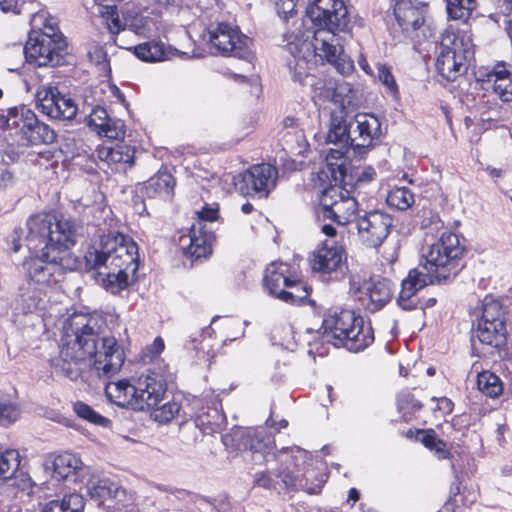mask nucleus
Segmentation results:
<instances>
[{
  "mask_svg": "<svg viewBox=\"0 0 512 512\" xmlns=\"http://www.w3.org/2000/svg\"><path fill=\"white\" fill-rule=\"evenodd\" d=\"M25 243L33 253L23 262L27 287L21 288L24 311L45 309L46 289L57 283L66 270L77 268V259L69 252L75 245L80 225L71 217L54 213H36L26 221Z\"/></svg>",
  "mask_w": 512,
  "mask_h": 512,
  "instance_id": "obj_1",
  "label": "nucleus"
},
{
  "mask_svg": "<svg viewBox=\"0 0 512 512\" xmlns=\"http://www.w3.org/2000/svg\"><path fill=\"white\" fill-rule=\"evenodd\" d=\"M98 318L73 316L62 338L59 355L51 360L57 373L76 381L89 369L99 378H109L122 367L125 355L113 336L100 337Z\"/></svg>",
  "mask_w": 512,
  "mask_h": 512,
  "instance_id": "obj_2",
  "label": "nucleus"
},
{
  "mask_svg": "<svg viewBox=\"0 0 512 512\" xmlns=\"http://www.w3.org/2000/svg\"><path fill=\"white\" fill-rule=\"evenodd\" d=\"M306 17L311 21L314 31H306L301 36L287 35V50L294 57L289 68L294 69L293 79L302 82L307 77L303 65L305 52L312 48L315 55L325 58L331 64L348 71L352 63L346 60L340 44L338 32L345 31L349 24L348 9L344 0H309Z\"/></svg>",
  "mask_w": 512,
  "mask_h": 512,
  "instance_id": "obj_3",
  "label": "nucleus"
},
{
  "mask_svg": "<svg viewBox=\"0 0 512 512\" xmlns=\"http://www.w3.org/2000/svg\"><path fill=\"white\" fill-rule=\"evenodd\" d=\"M85 262L97 271V282L117 294L128 287L129 275L138 269V246L120 233L103 235L87 250Z\"/></svg>",
  "mask_w": 512,
  "mask_h": 512,
  "instance_id": "obj_4",
  "label": "nucleus"
},
{
  "mask_svg": "<svg viewBox=\"0 0 512 512\" xmlns=\"http://www.w3.org/2000/svg\"><path fill=\"white\" fill-rule=\"evenodd\" d=\"M464 253V246L460 243L458 235L445 232L438 241L432 243L423 253L424 262L419 267L411 269L402 280L401 291L398 297L399 305L410 310L415 304L412 297L422 288L435 282L440 283L454 277L461 270L460 258Z\"/></svg>",
  "mask_w": 512,
  "mask_h": 512,
  "instance_id": "obj_5",
  "label": "nucleus"
},
{
  "mask_svg": "<svg viewBox=\"0 0 512 512\" xmlns=\"http://www.w3.org/2000/svg\"><path fill=\"white\" fill-rule=\"evenodd\" d=\"M167 377L163 372L148 370L133 383L129 380L110 382L105 386L106 396L121 407L133 410H150L159 405L165 397Z\"/></svg>",
  "mask_w": 512,
  "mask_h": 512,
  "instance_id": "obj_6",
  "label": "nucleus"
},
{
  "mask_svg": "<svg viewBox=\"0 0 512 512\" xmlns=\"http://www.w3.org/2000/svg\"><path fill=\"white\" fill-rule=\"evenodd\" d=\"M321 329L325 342L335 347H345L351 352L362 351L374 341L370 323L350 310L328 315L323 319Z\"/></svg>",
  "mask_w": 512,
  "mask_h": 512,
  "instance_id": "obj_7",
  "label": "nucleus"
},
{
  "mask_svg": "<svg viewBox=\"0 0 512 512\" xmlns=\"http://www.w3.org/2000/svg\"><path fill=\"white\" fill-rule=\"evenodd\" d=\"M473 55L472 39L466 31L447 30L439 45L436 69L443 78L454 81L466 73Z\"/></svg>",
  "mask_w": 512,
  "mask_h": 512,
  "instance_id": "obj_8",
  "label": "nucleus"
},
{
  "mask_svg": "<svg viewBox=\"0 0 512 512\" xmlns=\"http://www.w3.org/2000/svg\"><path fill=\"white\" fill-rule=\"evenodd\" d=\"M208 39L216 52L234 56L251 62L253 53L250 49L251 39L228 23H218L207 29Z\"/></svg>",
  "mask_w": 512,
  "mask_h": 512,
  "instance_id": "obj_9",
  "label": "nucleus"
},
{
  "mask_svg": "<svg viewBox=\"0 0 512 512\" xmlns=\"http://www.w3.org/2000/svg\"><path fill=\"white\" fill-rule=\"evenodd\" d=\"M323 217L331 219L339 225L357 221L361 215L356 199L349 191L338 185L326 188L320 197Z\"/></svg>",
  "mask_w": 512,
  "mask_h": 512,
  "instance_id": "obj_10",
  "label": "nucleus"
},
{
  "mask_svg": "<svg viewBox=\"0 0 512 512\" xmlns=\"http://www.w3.org/2000/svg\"><path fill=\"white\" fill-rule=\"evenodd\" d=\"M66 44L56 34L29 36L23 49L27 62L41 66H57L64 60Z\"/></svg>",
  "mask_w": 512,
  "mask_h": 512,
  "instance_id": "obj_11",
  "label": "nucleus"
},
{
  "mask_svg": "<svg viewBox=\"0 0 512 512\" xmlns=\"http://www.w3.org/2000/svg\"><path fill=\"white\" fill-rule=\"evenodd\" d=\"M393 226V217L380 209L363 211L356 221L359 241L365 247L374 249L383 244L391 233Z\"/></svg>",
  "mask_w": 512,
  "mask_h": 512,
  "instance_id": "obj_12",
  "label": "nucleus"
},
{
  "mask_svg": "<svg viewBox=\"0 0 512 512\" xmlns=\"http://www.w3.org/2000/svg\"><path fill=\"white\" fill-rule=\"evenodd\" d=\"M277 179V169L270 164L262 163L234 177V185L242 195L267 197L275 188Z\"/></svg>",
  "mask_w": 512,
  "mask_h": 512,
  "instance_id": "obj_13",
  "label": "nucleus"
},
{
  "mask_svg": "<svg viewBox=\"0 0 512 512\" xmlns=\"http://www.w3.org/2000/svg\"><path fill=\"white\" fill-rule=\"evenodd\" d=\"M36 102L38 109L52 119L72 120L78 111L75 101L52 84L38 88Z\"/></svg>",
  "mask_w": 512,
  "mask_h": 512,
  "instance_id": "obj_14",
  "label": "nucleus"
},
{
  "mask_svg": "<svg viewBox=\"0 0 512 512\" xmlns=\"http://www.w3.org/2000/svg\"><path fill=\"white\" fill-rule=\"evenodd\" d=\"M425 13L426 5L415 6L410 0H402L394 8L395 17L403 32L417 42L433 34L432 29L425 24Z\"/></svg>",
  "mask_w": 512,
  "mask_h": 512,
  "instance_id": "obj_15",
  "label": "nucleus"
},
{
  "mask_svg": "<svg viewBox=\"0 0 512 512\" xmlns=\"http://www.w3.org/2000/svg\"><path fill=\"white\" fill-rule=\"evenodd\" d=\"M344 250L332 241H325L316 248L309 257L312 271L322 274H334L339 279L345 271Z\"/></svg>",
  "mask_w": 512,
  "mask_h": 512,
  "instance_id": "obj_16",
  "label": "nucleus"
},
{
  "mask_svg": "<svg viewBox=\"0 0 512 512\" xmlns=\"http://www.w3.org/2000/svg\"><path fill=\"white\" fill-rule=\"evenodd\" d=\"M494 349L502 359L512 362V343H507L506 326H496L475 320L472 328V341Z\"/></svg>",
  "mask_w": 512,
  "mask_h": 512,
  "instance_id": "obj_17",
  "label": "nucleus"
},
{
  "mask_svg": "<svg viewBox=\"0 0 512 512\" xmlns=\"http://www.w3.org/2000/svg\"><path fill=\"white\" fill-rule=\"evenodd\" d=\"M214 234L207 230V225L201 221L192 224L189 233L179 238V245L185 255L198 258H206L212 252Z\"/></svg>",
  "mask_w": 512,
  "mask_h": 512,
  "instance_id": "obj_18",
  "label": "nucleus"
},
{
  "mask_svg": "<svg viewBox=\"0 0 512 512\" xmlns=\"http://www.w3.org/2000/svg\"><path fill=\"white\" fill-rule=\"evenodd\" d=\"M274 450V439L270 435H264L258 433L255 439L252 440L250 445V453L252 459L256 463H262L263 461L269 462L270 460L283 461L282 457L290 453L291 460L295 466H298V461L303 460L306 457V452L299 447L283 448L278 455Z\"/></svg>",
  "mask_w": 512,
  "mask_h": 512,
  "instance_id": "obj_19",
  "label": "nucleus"
},
{
  "mask_svg": "<svg viewBox=\"0 0 512 512\" xmlns=\"http://www.w3.org/2000/svg\"><path fill=\"white\" fill-rule=\"evenodd\" d=\"M352 148H368L382 134L379 119L370 113H358L351 119Z\"/></svg>",
  "mask_w": 512,
  "mask_h": 512,
  "instance_id": "obj_20",
  "label": "nucleus"
},
{
  "mask_svg": "<svg viewBox=\"0 0 512 512\" xmlns=\"http://www.w3.org/2000/svg\"><path fill=\"white\" fill-rule=\"evenodd\" d=\"M478 80L486 91H493L503 102L512 101V74L504 63L480 70Z\"/></svg>",
  "mask_w": 512,
  "mask_h": 512,
  "instance_id": "obj_21",
  "label": "nucleus"
},
{
  "mask_svg": "<svg viewBox=\"0 0 512 512\" xmlns=\"http://www.w3.org/2000/svg\"><path fill=\"white\" fill-rule=\"evenodd\" d=\"M291 276L288 264L272 262L265 269L263 287L269 295L280 300V294L285 290Z\"/></svg>",
  "mask_w": 512,
  "mask_h": 512,
  "instance_id": "obj_22",
  "label": "nucleus"
},
{
  "mask_svg": "<svg viewBox=\"0 0 512 512\" xmlns=\"http://www.w3.org/2000/svg\"><path fill=\"white\" fill-rule=\"evenodd\" d=\"M365 297L362 299L367 310L375 312L383 308L391 299V282L387 279L370 280L363 285Z\"/></svg>",
  "mask_w": 512,
  "mask_h": 512,
  "instance_id": "obj_23",
  "label": "nucleus"
},
{
  "mask_svg": "<svg viewBox=\"0 0 512 512\" xmlns=\"http://www.w3.org/2000/svg\"><path fill=\"white\" fill-rule=\"evenodd\" d=\"M88 467H85L81 459L71 453H63L54 458L53 461V475L59 480L68 479L77 476H81V481H84L86 474H88Z\"/></svg>",
  "mask_w": 512,
  "mask_h": 512,
  "instance_id": "obj_24",
  "label": "nucleus"
},
{
  "mask_svg": "<svg viewBox=\"0 0 512 512\" xmlns=\"http://www.w3.org/2000/svg\"><path fill=\"white\" fill-rule=\"evenodd\" d=\"M351 120H347L344 112L337 111L331 114L329 131L326 142L340 147H352Z\"/></svg>",
  "mask_w": 512,
  "mask_h": 512,
  "instance_id": "obj_25",
  "label": "nucleus"
},
{
  "mask_svg": "<svg viewBox=\"0 0 512 512\" xmlns=\"http://www.w3.org/2000/svg\"><path fill=\"white\" fill-rule=\"evenodd\" d=\"M86 490L87 494L98 502L116 497L119 492V485L109 478L101 477L96 474H86Z\"/></svg>",
  "mask_w": 512,
  "mask_h": 512,
  "instance_id": "obj_26",
  "label": "nucleus"
},
{
  "mask_svg": "<svg viewBox=\"0 0 512 512\" xmlns=\"http://www.w3.org/2000/svg\"><path fill=\"white\" fill-rule=\"evenodd\" d=\"M477 321L506 326L505 310L501 302L491 295H486L476 308Z\"/></svg>",
  "mask_w": 512,
  "mask_h": 512,
  "instance_id": "obj_27",
  "label": "nucleus"
},
{
  "mask_svg": "<svg viewBox=\"0 0 512 512\" xmlns=\"http://www.w3.org/2000/svg\"><path fill=\"white\" fill-rule=\"evenodd\" d=\"M195 426L204 434H212L222 429L225 416L215 404L212 407H202L195 414Z\"/></svg>",
  "mask_w": 512,
  "mask_h": 512,
  "instance_id": "obj_28",
  "label": "nucleus"
},
{
  "mask_svg": "<svg viewBox=\"0 0 512 512\" xmlns=\"http://www.w3.org/2000/svg\"><path fill=\"white\" fill-rule=\"evenodd\" d=\"M134 149L124 142H118L113 145H103L98 151V157L101 161L112 164L132 165L134 162Z\"/></svg>",
  "mask_w": 512,
  "mask_h": 512,
  "instance_id": "obj_29",
  "label": "nucleus"
},
{
  "mask_svg": "<svg viewBox=\"0 0 512 512\" xmlns=\"http://www.w3.org/2000/svg\"><path fill=\"white\" fill-rule=\"evenodd\" d=\"M286 489L304 490L309 494H317L321 491L323 484L325 483V475H320L316 479V483H309L308 478H300L294 471H290L289 466L280 470L277 474Z\"/></svg>",
  "mask_w": 512,
  "mask_h": 512,
  "instance_id": "obj_30",
  "label": "nucleus"
},
{
  "mask_svg": "<svg viewBox=\"0 0 512 512\" xmlns=\"http://www.w3.org/2000/svg\"><path fill=\"white\" fill-rule=\"evenodd\" d=\"M137 58L145 62H161L172 56V50L160 41H148L129 48Z\"/></svg>",
  "mask_w": 512,
  "mask_h": 512,
  "instance_id": "obj_31",
  "label": "nucleus"
},
{
  "mask_svg": "<svg viewBox=\"0 0 512 512\" xmlns=\"http://www.w3.org/2000/svg\"><path fill=\"white\" fill-rule=\"evenodd\" d=\"M175 179L167 171H159L151 177L146 184V192L150 197L160 196L163 199H170L173 196Z\"/></svg>",
  "mask_w": 512,
  "mask_h": 512,
  "instance_id": "obj_32",
  "label": "nucleus"
},
{
  "mask_svg": "<svg viewBox=\"0 0 512 512\" xmlns=\"http://www.w3.org/2000/svg\"><path fill=\"white\" fill-rule=\"evenodd\" d=\"M84 506L83 497L80 494L71 493L44 503L41 512H83Z\"/></svg>",
  "mask_w": 512,
  "mask_h": 512,
  "instance_id": "obj_33",
  "label": "nucleus"
},
{
  "mask_svg": "<svg viewBox=\"0 0 512 512\" xmlns=\"http://www.w3.org/2000/svg\"><path fill=\"white\" fill-rule=\"evenodd\" d=\"M311 288L297 275L292 274L284 291L280 294V300L286 303L298 304L307 299Z\"/></svg>",
  "mask_w": 512,
  "mask_h": 512,
  "instance_id": "obj_34",
  "label": "nucleus"
},
{
  "mask_svg": "<svg viewBox=\"0 0 512 512\" xmlns=\"http://www.w3.org/2000/svg\"><path fill=\"white\" fill-rule=\"evenodd\" d=\"M477 387L479 391L490 398L498 397L503 391L502 381L490 371H483L478 374Z\"/></svg>",
  "mask_w": 512,
  "mask_h": 512,
  "instance_id": "obj_35",
  "label": "nucleus"
},
{
  "mask_svg": "<svg viewBox=\"0 0 512 512\" xmlns=\"http://www.w3.org/2000/svg\"><path fill=\"white\" fill-rule=\"evenodd\" d=\"M387 204L397 210H407L415 203V196L407 187H395L386 197Z\"/></svg>",
  "mask_w": 512,
  "mask_h": 512,
  "instance_id": "obj_36",
  "label": "nucleus"
},
{
  "mask_svg": "<svg viewBox=\"0 0 512 512\" xmlns=\"http://www.w3.org/2000/svg\"><path fill=\"white\" fill-rule=\"evenodd\" d=\"M20 466V455L17 450L0 447V479L7 480L14 476Z\"/></svg>",
  "mask_w": 512,
  "mask_h": 512,
  "instance_id": "obj_37",
  "label": "nucleus"
},
{
  "mask_svg": "<svg viewBox=\"0 0 512 512\" xmlns=\"http://www.w3.org/2000/svg\"><path fill=\"white\" fill-rule=\"evenodd\" d=\"M20 415L19 404L9 395L0 394V425L7 427L15 423Z\"/></svg>",
  "mask_w": 512,
  "mask_h": 512,
  "instance_id": "obj_38",
  "label": "nucleus"
},
{
  "mask_svg": "<svg viewBox=\"0 0 512 512\" xmlns=\"http://www.w3.org/2000/svg\"><path fill=\"white\" fill-rule=\"evenodd\" d=\"M448 18L466 21L476 8V0H445Z\"/></svg>",
  "mask_w": 512,
  "mask_h": 512,
  "instance_id": "obj_39",
  "label": "nucleus"
},
{
  "mask_svg": "<svg viewBox=\"0 0 512 512\" xmlns=\"http://www.w3.org/2000/svg\"><path fill=\"white\" fill-rule=\"evenodd\" d=\"M350 148L351 147L336 146V148H330L326 155L327 166L336 180L338 178L336 173H338L341 178L345 175V155Z\"/></svg>",
  "mask_w": 512,
  "mask_h": 512,
  "instance_id": "obj_40",
  "label": "nucleus"
},
{
  "mask_svg": "<svg viewBox=\"0 0 512 512\" xmlns=\"http://www.w3.org/2000/svg\"><path fill=\"white\" fill-rule=\"evenodd\" d=\"M14 118H17V120L13 121V125L19 127V130L25 139H27L35 129V125L39 121L36 114L24 106L19 109H15Z\"/></svg>",
  "mask_w": 512,
  "mask_h": 512,
  "instance_id": "obj_41",
  "label": "nucleus"
},
{
  "mask_svg": "<svg viewBox=\"0 0 512 512\" xmlns=\"http://www.w3.org/2000/svg\"><path fill=\"white\" fill-rule=\"evenodd\" d=\"M73 411L78 417L101 427H108L111 423L108 418L100 415L92 407L82 401H77L73 404Z\"/></svg>",
  "mask_w": 512,
  "mask_h": 512,
  "instance_id": "obj_42",
  "label": "nucleus"
},
{
  "mask_svg": "<svg viewBox=\"0 0 512 512\" xmlns=\"http://www.w3.org/2000/svg\"><path fill=\"white\" fill-rule=\"evenodd\" d=\"M181 405L175 400L167 401L162 405L151 407L152 418L159 423H167L174 419L180 412Z\"/></svg>",
  "mask_w": 512,
  "mask_h": 512,
  "instance_id": "obj_43",
  "label": "nucleus"
},
{
  "mask_svg": "<svg viewBox=\"0 0 512 512\" xmlns=\"http://www.w3.org/2000/svg\"><path fill=\"white\" fill-rule=\"evenodd\" d=\"M56 139L55 132L45 123L38 121L35 125V129L26 139L28 143L37 145L40 143H53Z\"/></svg>",
  "mask_w": 512,
  "mask_h": 512,
  "instance_id": "obj_44",
  "label": "nucleus"
},
{
  "mask_svg": "<svg viewBox=\"0 0 512 512\" xmlns=\"http://www.w3.org/2000/svg\"><path fill=\"white\" fill-rule=\"evenodd\" d=\"M98 134L109 139H121L125 135L124 123L119 119L109 117Z\"/></svg>",
  "mask_w": 512,
  "mask_h": 512,
  "instance_id": "obj_45",
  "label": "nucleus"
},
{
  "mask_svg": "<svg viewBox=\"0 0 512 512\" xmlns=\"http://www.w3.org/2000/svg\"><path fill=\"white\" fill-rule=\"evenodd\" d=\"M109 115L105 108L96 106L92 109L91 113L87 118V124L92 127L97 133L103 129L104 123H107Z\"/></svg>",
  "mask_w": 512,
  "mask_h": 512,
  "instance_id": "obj_46",
  "label": "nucleus"
},
{
  "mask_svg": "<svg viewBox=\"0 0 512 512\" xmlns=\"http://www.w3.org/2000/svg\"><path fill=\"white\" fill-rule=\"evenodd\" d=\"M377 70H378V79H379V81L385 87H387V89L391 93H393V94L397 93L398 88H397L394 76L392 75L389 67H387L386 65H379L377 67Z\"/></svg>",
  "mask_w": 512,
  "mask_h": 512,
  "instance_id": "obj_47",
  "label": "nucleus"
},
{
  "mask_svg": "<svg viewBox=\"0 0 512 512\" xmlns=\"http://www.w3.org/2000/svg\"><path fill=\"white\" fill-rule=\"evenodd\" d=\"M196 214L198 216L196 221H201L203 224H206V222H214L219 216L218 205H205L200 211H197Z\"/></svg>",
  "mask_w": 512,
  "mask_h": 512,
  "instance_id": "obj_48",
  "label": "nucleus"
},
{
  "mask_svg": "<svg viewBox=\"0 0 512 512\" xmlns=\"http://www.w3.org/2000/svg\"><path fill=\"white\" fill-rule=\"evenodd\" d=\"M254 483L265 489H272L276 487V482L268 472L256 473L254 476Z\"/></svg>",
  "mask_w": 512,
  "mask_h": 512,
  "instance_id": "obj_49",
  "label": "nucleus"
},
{
  "mask_svg": "<svg viewBox=\"0 0 512 512\" xmlns=\"http://www.w3.org/2000/svg\"><path fill=\"white\" fill-rule=\"evenodd\" d=\"M297 0H277L276 6L279 14H283L284 17L292 15L295 10Z\"/></svg>",
  "mask_w": 512,
  "mask_h": 512,
  "instance_id": "obj_50",
  "label": "nucleus"
},
{
  "mask_svg": "<svg viewBox=\"0 0 512 512\" xmlns=\"http://www.w3.org/2000/svg\"><path fill=\"white\" fill-rule=\"evenodd\" d=\"M432 401L436 402V409L444 415L451 413L453 410V402L446 397L433 398Z\"/></svg>",
  "mask_w": 512,
  "mask_h": 512,
  "instance_id": "obj_51",
  "label": "nucleus"
},
{
  "mask_svg": "<svg viewBox=\"0 0 512 512\" xmlns=\"http://www.w3.org/2000/svg\"><path fill=\"white\" fill-rule=\"evenodd\" d=\"M106 26L112 34H118L119 32L125 29V25L120 20L117 10L114 14V17L108 21Z\"/></svg>",
  "mask_w": 512,
  "mask_h": 512,
  "instance_id": "obj_52",
  "label": "nucleus"
},
{
  "mask_svg": "<svg viewBox=\"0 0 512 512\" xmlns=\"http://www.w3.org/2000/svg\"><path fill=\"white\" fill-rule=\"evenodd\" d=\"M438 439L439 438H437L435 432L432 430L422 432L421 442L430 450L434 449V445Z\"/></svg>",
  "mask_w": 512,
  "mask_h": 512,
  "instance_id": "obj_53",
  "label": "nucleus"
},
{
  "mask_svg": "<svg viewBox=\"0 0 512 512\" xmlns=\"http://www.w3.org/2000/svg\"><path fill=\"white\" fill-rule=\"evenodd\" d=\"M116 10L117 8L114 5H103L99 6L98 13L100 14L101 18L105 21V24H107L108 21L114 17Z\"/></svg>",
  "mask_w": 512,
  "mask_h": 512,
  "instance_id": "obj_54",
  "label": "nucleus"
},
{
  "mask_svg": "<svg viewBox=\"0 0 512 512\" xmlns=\"http://www.w3.org/2000/svg\"><path fill=\"white\" fill-rule=\"evenodd\" d=\"M15 109L16 108L11 109L9 111L8 115H5L4 113H0V129H6V128L14 126L13 121L17 120V118H14Z\"/></svg>",
  "mask_w": 512,
  "mask_h": 512,
  "instance_id": "obj_55",
  "label": "nucleus"
},
{
  "mask_svg": "<svg viewBox=\"0 0 512 512\" xmlns=\"http://www.w3.org/2000/svg\"><path fill=\"white\" fill-rule=\"evenodd\" d=\"M148 23V19L141 17L139 19H135V21L131 24V29L137 34H145L150 29L146 28V24Z\"/></svg>",
  "mask_w": 512,
  "mask_h": 512,
  "instance_id": "obj_56",
  "label": "nucleus"
},
{
  "mask_svg": "<svg viewBox=\"0 0 512 512\" xmlns=\"http://www.w3.org/2000/svg\"><path fill=\"white\" fill-rule=\"evenodd\" d=\"M12 180V173L5 166H0V189L8 187Z\"/></svg>",
  "mask_w": 512,
  "mask_h": 512,
  "instance_id": "obj_57",
  "label": "nucleus"
},
{
  "mask_svg": "<svg viewBox=\"0 0 512 512\" xmlns=\"http://www.w3.org/2000/svg\"><path fill=\"white\" fill-rule=\"evenodd\" d=\"M438 456L439 459H445L448 457V450L446 448V443L441 439H438L436 444L434 445V449L432 450Z\"/></svg>",
  "mask_w": 512,
  "mask_h": 512,
  "instance_id": "obj_58",
  "label": "nucleus"
},
{
  "mask_svg": "<svg viewBox=\"0 0 512 512\" xmlns=\"http://www.w3.org/2000/svg\"><path fill=\"white\" fill-rule=\"evenodd\" d=\"M164 341L161 337H156L150 346V352L158 355L164 350Z\"/></svg>",
  "mask_w": 512,
  "mask_h": 512,
  "instance_id": "obj_59",
  "label": "nucleus"
},
{
  "mask_svg": "<svg viewBox=\"0 0 512 512\" xmlns=\"http://www.w3.org/2000/svg\"><path fill=\"white\" fill-rule=\"evenodd\" d=\"M17 4V0H0V9L3 12L12 11Z\"/></svg>",
  "mask_w": 512,
  "mask_h": 512,
  "instance_id": "obj_60",
  "label": "nucleus"
},
{
  "mask_svg": "<svg viewBox=\"0 0 512 512\" xmlns=\"http://www.w3.org/2000/svg\"><path fill=\"white\" fill-rule=\"evenodd\" d=\"M376 175L375 171L372 168L365 169L362 174L359 176V180H367L370 181Z\"/></svg>",
  "mask_w": 512,
  "mask_h": 512,
  "instance_id": "obj_61",
  "label": "nucleus"
},
{
  "mask_svg": "<svg viewBox=\"0 0 512 512\" xmlns=\"http://www.w3.org/2000/svg\"><path fill=\"white\" fill-rule=\"evenodd\" d=\"M12 250L13 252H18L21 248V243L19 241V233L17 230L14 231V234L12 236Z\"/></svg>",
  "mask_w": 512,
  "mask_h": 512,
  "instance_id": "obj_62",
  "label": "nucleus"
},
{
  "mask_svg": "<svg viewBox=\"0 0 512 512\" xmlns=\"http://www.w3.org/2000/svg\"><path fill=\"white\" fill-rule=\"evenodd\" d=\"M321 230L329 237H334L336 235V229L332 225L325 224L321 227Z\"/></svg>",
  "mask_w": 512,
  "mask_h": 512,
  "instance_id": "obj_63",
  "label": "nucleus"
},
{
  "mask_svg": "<svg viewBox=\"0 0 512 512\" xmlns=\"http://www.w3.org/2000/svg\"><path fill=\"white\" fill-rule=\"evenodd\" d=\"M358 63L360 65V67L367 73V74H372V71H371V68L367 62V60L363 57V56H360L359 60H358Z\"/></svg>",
  "mask_w": 512,
  "mask_h": 512,
  "instance_id": "obj_64",
  "label": "nucleus"
}]
</instances>
